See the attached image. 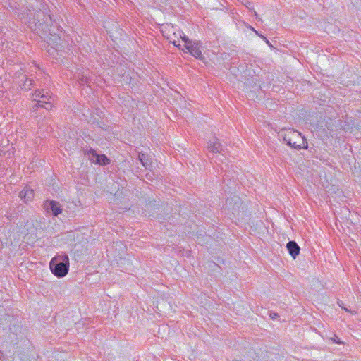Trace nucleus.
Masks as SVG:
<instances>
[{"mask_svg":"<svg viewBox=\"0 0 361 361\" xmlns=\"http://www.w3.org/2000/svg\"><path fill=\"white\" fill-rule=\"evenodd\" d=\"M138 158L141 164L144 167L147 169L149 166H151V160L148 158L147 155L145 153L140 152L138 155Z\"/></svg>","mask_w":361,"mask_h":361,"instance_id":"nucleus-12","label":"nucleus"},{"mask_svg":"<svg viewBox=\"0 0 361 361\" xmlns=\"http://www.w3.org/2000/svg\"><path fill=\"white\" fill-rule=\"evenodd\" d=\"M170 42H172L175 46L178 47L180 49L184 50V48L180 47V44L179 43H178V41H176V40L171 41V40Z\"/></svg>","mask_w":361,"mask_h":361,"instance_id":"nucleus-18","label":"nucleus"},{"mask_svg":"<svg viewBox=\"0 0 361 361\" xmlns=\"http://www.w3.org/2000/svg\"><path fill=\"white\" fill-rule=\"evenodd\" d=\"M270 317L272 318V319H276L279 315L277 313H271L270 314Z\"/></svg>","mask_w":361,"mask_h":361,"instance_id":"nucleus-19","label":"nucleus"},{"mask_svg":"<svg viewBox=\"0 0 361 361\" xmlns=\"http://www.w3.org/2000/svg\"><path fill=\"white\" fill-rule=\"evenodd\" d=\"M34 80L30 78H25V80L20 85L21 89L25 91L30 90L31 87L33 86Z\"/></svg>","mask_w":361,"mask_h":361,"instance_id":"nucleus-14","label":"nucleus"},{"mask_svg":"<svg viewBox=\"0 0 361 361\" xmlns=\"http://www.w3.org/2000/svg\"><path fill=\"white\" fill-rule=\"evenodd\" d=\"M255 16L257 17V13L255 11Z\"/></svg>","mask_w":361,"mask_h":361,"instance_id":"nucleus-28","label":"nucleus"},{"mask_svg":"<svg viewBox=\"0 0 361 361\" xmlns=\"http://www.w3.org/2000/svg\"><path fill=\"white\" fill-rule=\"evenodd\" d=\"M52 22L51 16H46L44 12L42 11H37L35 13L33 17V23L35 25L36 28L39 30H44L47 28L49 23Z\"/></svg>","mask_w":361,"mask_h":361,"instance_id":"nucleus-3","label":"nucleus"},{"mask_svg":"<svg viewBox=\"0 0 361 361\" xmlns=\"http://www.w3.org/2000/svg\"><path fill=\"white\" fill-rule=\"evenodd\" d=\"M260 37H261L263 39H264V41L266 42V43H267V44L270 45V43H269V40H268L265 37H264V36H262V35H260Z\"/></svg>","mask_w":361,"mask_h":361,"instance_id":"nucleus-20","label":"nucleus"},{"mask_svg":"<svg viewBox=\"0 0 361 361\" xmlns=\"http://www.w3.org/2000/svg\"><path fill=\"white\" fill-rule=\"evenodd\" d=\"M33 96L35 97H40L42 99L40 101H48L51 99V94L44 90H36Z\"/></svg>","mask_w":361,"mask_h":361,"instance_id":"nucleus-9","label":"nucleus"},{"mask_svg":"<svg viewBox=\"0 0 361 361\" xmlns=\"http://www.w3.org/2000/svg\"><path fill=\"white\" fill-rule=\"evenodd\" d=\"M47 30H48V31H50V29H49V28H48V27H47V28H45V29H44V30H44V32H46V30H47Z\"/></svg>","mask_w":361,"mask_h":361,"instance_id":"nucleus-26","label":"nucleus"},{"mask_svg":"<svg viewBox=\"0 0 361 361\" xmlns=\"http://www.w3.org/2000/svg\"><path fill=\"white\" fill-rule=\"evenodd\" d=\"M338 305L339 307H341L342 309H343L345 311L352 314H355L357 312L354 310H349L343 306V302L342 301H338Z\"/></svg>","mask_w":361,"mask_h":361,"instance_id":"nucleus-16","label":"nucleus"},{"mask_svg":"<svg viewBox=\"0 0 361 361\" xmlns=\"http://www.w3.org/2000/svg\"><path fill=\"white\" fill-rule=\"evenodd\" d=\"M47 30H48V31H50V29H49V28H48V27H47V28H45V29H44V30H44V32H46V30H47Z\"/></svg>","mask_w":361,"mask_h":361,"instance_id":"nucleus-27","label":"nucleus"},{"mask_svg":"<svg viewBox=\"0 0 361 361\" xmlns=\"http://www.w3.org/2000/svg\"><path fill=\"white\" fill-rule=\"evenodd\" d=\"M146 177H147V178H150L151 175H150L149 173H147V174L146 175Z\"/></svg>","mask_w":361,"mask_h":361,"instance_id":"nucleus-25","label":"nucleus"},{"mask_svg":"<svg viewBox=\"0 0 361 361\" xmlns=\"http://www.w3.org/2000/svg\"><path fill=\"white\" fill-rule=\"evenodd\" d=\"M334 341V342H335L336 343H338V344H341V343H342V342H341L339 339H338L337 338H335Z\"/></svg>","mask_w":361,"mask_h":361,"instance_id":"nucleus-22","label":"nucleus"},{"mask_svg":"<svg viewBox=\"0 0 361 361\" xmlns=\"http://www.w3.org/2000/svg\"><path fill=\"white\" fill-rule=\"evenodd\" d=\"M43 104H46L44 108L47 110L51 109L52 105L51 104L50 100H48V101H37V103L32 107L33 111L37 110V107H39V106L44 107Z\"/></svg>","mask_w":361,"mask_h":361,"instance_id":"nucleus-13","label":"nucleus"},{"mask_svg":"<svg viewBox=\"0 0 361 361\" xmlns=\"http://www.w3.org/2000/svg\"><path fill=\"white\" fill-rule=\"evenodd\" d=\"M44 207L48 213H50L54 216H57L62 212L61 205L54 200L44 202Z\"/></svg>","mask_w":361,"mask_h":361,"instance_id":"nucleus-5","label":"nucleus"},{"mask_svg":"<svg viewBox=\"0 0 361 361\" xmlns=\"http://www.w3.org/2000/svg\"><path fill=\"white\" fill-rule=\"evenodd\" d=\"M97 162L99 164H108L109 163V160L105 155L97 156Z\"/></svg>","mask_w":361,"mask_h":361,"instance_id":"nucleus-15","label":"nucleus"},{"mask_svg":"<svg viewBox=\"0 0 361 361\" xmlns=\"http://www.w3.org/2000/svg\"><path fill=\"white\" fill-rule=\"evenodd\" d=\"M279 138L295 149H307V142L300 133L291 128L282 129L278 133Z\"/></svg>","mask_w":361,"mask_h":361,"instance_id":"nucleus-1","label":"nucleus"},{"mask_svg":"<svg viewBox=\"0 0 361 361\" xmlns=\"http://www.w3.org/2000/svg\"><path fill=\"white\" fill-rule=\"evenodd\" d=\"M4 360V354L1 351H0V361H3Z\"/></svg>","mask_w":361,"mask_h":361,"instance_id":"nucleus-21","label":"nucleus"},{"mask_svg":"<svg viewBox=\"0 0 361 361\" xmlns=\"http://www.w3.org/2000/svg\"><path fill=\"white\" fill-rule=\"evenodd\" d=\"M42 37L44 38V40L47 41L49 44H57L60 42L59 36L56 34L49 33V35H46Z\"/></svg>","mask_w":361,"mask_h":361,"instance_id":"nucleus-11","label":"nucleus"},{"mask_svg":"<svg viewBox=\"0 0 361 361\" xmlns=\"http://www.w3.org/2000/svg\"><path fill=\"white\" fill-rule=\"evenodd\" d=\"M208 149L212 153H221L223 148L218 139L214 138L208 142Z\"/></svg>","mask_w":361,"mask_h":361,"instance_id":"nucleus-7","label":"nucleus"},{"mask_svg":"<svg viewBox=\"0 0 361 361\" xmlns=\"http://www.w3.org/2000/svg\"><path fill=\"white\" fill-rule=\"evenodd\" d=\"M183 47L184 50H188V52L196 59H201L202 58V54L200 50V44L199 42H192L189 44H184Z\"/></svg>","mask_w":361,"mask_h":361,"instance_id":"nucleus-4","label":"nucleus"},{"mask_svg":"<svg viewBox=\"0 0 361 361\" xmlns=\"http://www.w3.org/2000/svg\"><path fill=\"white\" fill-rule=\"evenodd\" d=\"M20 199L27 203V202L32 201L34 197V191L32 189L28 187H25L19 193Z\"/></svg>","mask_w":361,"mask_h":361,"instance_id":"nucleus-6","label":"nucleus"},{"mask_svg":"<svg viewBox=\"0 0 361 361\" xmlns=\"http://www.w3.org/2000/svg\"><path fill=\"white\" fill-rule=\"evenodd\" d=\"M182 40L185 42V44H189L192 42V41L190 40L189 38L188 37H186L185 35H183V37L182 38Z\"/></svg>","mask_w":361,"mask_h":361,"instance_id":"nucleus-17","label":"nucleus"},{"mask_svg":"<svg viewBox=\"0 0 361 361\" xmlns=\"http://www.w3.org/2000/svg\"><path fill=\"white\" fill-rule=\"evenodd\" d=\"M251 5V4L250 2H247V4H245V6L247 7V8H250L249 6Z\"/></svg>","mask_w":361,"mask_h":361,"instance_id":"nucleus-24","label":"nucleus"},{"mask_svg":"<svg viewBox=\"0 0 361 361\" xmlns=\"http://www.w3.org/2000/svg\"><path fill=\"white\" fill-rule=\"evenodd\" d=\"M286 247L289 254L293 257V259H295L296 257L299 255L300 250L298 245L295 241H289L286 245Z\"/></svg>","mask_w":361,"mask_h":361,"instance_id":"nucleus-8","label":"nucleus"},{"mask_svg":"<svg viewBox=\"0 0 361 361\" xmlns=\"http://www.w3.org/2000/svg\"><path fill=\"white\" fill-rule=\"evenodd\" d=\"M49 267L56 276L59 278L65 276L69 269L68 256L66 254L56 256L51 260Z\"/></svg>","mask_w":361,"mask_h":361,"instance_id":"nucleus-2","label":"nucleus"},{"mask_svg":"<svg viewBox=\"0 0 361 361\" xmlns=\"http://www.w3.org/2000/svg\"><path fill=\"white\" fill-rule=\"evenodd\" d=\"M183 35H185L183 32L180 31L179 32V36H180V38H183Z\"/></svg>","mask_w":361,"mask_h":361,"instance_id":"nucleus-23","label":"nucleus"},{"mask_svg":"<svg viewBox=\"0 0 361 361\" xmlns=\"http://www.w3.org/2000/svg\"><path fill=\"white\" fill-rule=\"evenodd\" d=\"M239 204H240V199L238 197H234L233 198H232L231 200L228 198L226 200V204L228 207H229V208L231 207L233 214L238 209Z\"/></svg>","mask_w":361,"mask_h":361,"instance_id":"nucleus-10","label":"nucleus"}]
</instances>
